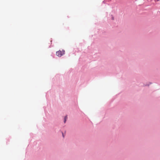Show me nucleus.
Wrapping results in <instances>:
<instances>
[{
  "mask_svg": "<svg viewBox=\"0 0 160 160\" xmlns=\"http://www.w3.org/2000/svg\"><path fill=\"white\" fill-rule=\"evenodd\" d=\"M62 135H63V137H64V135H63V133H62Z\"/></svg>",
  "mask_w": 160,
  "mask_h": 160,
  "instance_id": "3",
  "label": "nucleus"
},
{
  "mask_svg": "<svg viewBox=\"0 0 160 160\" xmlns=\"http://www.w3.org/2000/svg\"><path fill=\"white\" fill-rule=\"evenodd\" d=\"M65 51L63 50L62 51L59 50L56 52V55L59 57H61L64 54Z\"/></svg>",
  "mask_w": 160,
  "mask_h": 160,
  "instance_id": "1",
  "label": "nucleus"
},
{
  "mask_svg": "<svg viewBox=\"0 0 160 160\" xmlns=\"http://www.w3.org/2000/svg\"><path fill=\"white\" fill-rule=\"evenodd\" d=\"M67 119V116H66L64 118V123L65 122L66 119Z\"/></svg>",
  "mask_w": 160,
  "mask_h": 160,
  "instance_id": "2",
  "label": "nucleus"
}]
</instances>
